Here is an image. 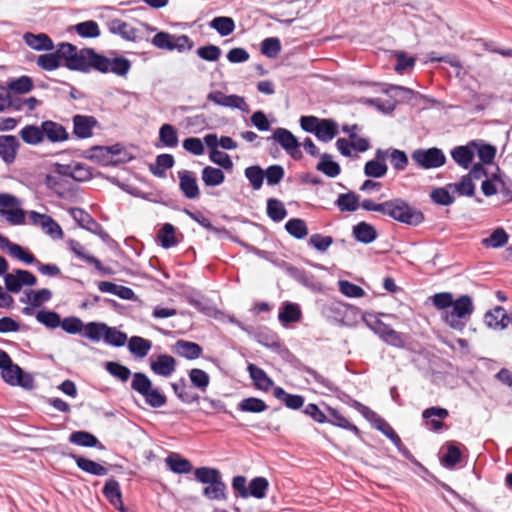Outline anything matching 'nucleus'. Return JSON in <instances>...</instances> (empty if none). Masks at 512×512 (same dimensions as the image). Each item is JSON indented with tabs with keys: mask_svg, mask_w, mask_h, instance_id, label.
<instances>
[{
	"mask_svg": "<svg viewBox=\"0 0 512 512\" xmlns=\"http://www.w3.org/2000/svg\"><path fill=\"white\" fill-rule=\"evenodd\" d=\"M179 144V135L177 128L170 124L164 123L158 130V138L155 143L156 148H175Z\"/></svg>",
	"mask_w": 512,
	"mask_h": 512,
	"instance_id": "39",
	"label": "nucleus"
},
{
	"mask_svg": "<svg viewBox=\"0 0 512 512\" xmlns=\"http://www.w3.org/2000/svg\"><path fill=\"white\" fill-rule=\"evenodd\" d=\"M429 197L434 204L444 207L451 206L456 199L453 189L449 187V183L445 186L432 188Z\"/></svg>",
	"mask_w": 512,
	"mask_h": 512,
	"instance_id": "53",
	"label": "nucleus"
},
{
	"mask_svg": "<svg viewBox=\"0 0 512 512\" xmlns=\"http://www.w3.org/2000/svg\"><path fill=\"white\" fill-rule=\"evenodd\" d=\"M131 389L141 395L151 408L158 409L167 403L165 393L159 387L154 386L152 380L144 372L133 373Z\"/></svg>",
	"mask_w": 512,
	"mask_h": 512,
	"instance_id": "9",
	"label": "nucleus"
},
{
	"mask_svg": "<svg viewBox=\"0 0 512 512\" xmlns=\"http://www.w3.org/2000/svg\"><path fill=\"white\" fill-rule=\"evenodd\" d=\"M0 375L2 380L12 387H20L28 391L35 387L33 375L14 362L6 367Z\"/></svg>",
	"mask_w": 512,
	"mask_h": 512,
	"instance_id": "14",
	"label": "nucleus"
},
{
	"mask_svg": "<svg viewBox=\"0 0 512 512\" xmlns=\"http://www.w3.org/2000/svg\"><path fill=\"white\" fill-rule=\"evenodd\" d=\"M236 408L240 412L259 414L265 412L269 406L263 399L249 396L238 402Z\"/></svg>",
	"mask_w": 512,
	"mask_h": 512,
	"instance_id": "64",
	"label": "nucleus"
},
{
	"mask_svg": "<svg viewBox=\"0 0 512 512\" xmlns=\"http://www.w3.org/2000/svg\"><path fill=\"white\" fill-rule=\"evenodd\" d=\"M175 158L172 154L162 153L156 156L155 163L149 165V171L158 178L166 177V171L173 168Z\"/></svg>",
	"mask_w": 512,
	"mask_h": 512,
	"instance_id": "54",
	"label": "nucleus"
},
{
	"mask_svg": "<svg viewBox=\"0 0 512 512\" xmlns=\"http://www.w3.org/2000/svg\"><path fill=\"white\" fill-rule=\"evenodd\" d=\"M20 140L12 134L0 135V159L6 164L11 165L15 162L20 149Z\"/></svg>",
	"mask_w": 512,
	"mask_h": 512,
	"instance_id": "27",
	"label": "nucleus"
},
{
	"mask_svg": "<svg viewBox=\"0 0 512 512\" xmlns=\"http://www.w3.org/2000/svg\"><path fill=\"white\" fill-rule=\"evenodd\" d=\"M360 319L365 323V325L380 339L385 335V333L391 327L390 324L384 323L378 315L372 312H364L360 313Z\"/></svg>",
	"mask_w": 512,
	"mask_h": 512,
	"instance_id": "61",
	"label": "nucleus"
},
{
	"mask_svg": "<svg viewBox=\"0 0 512 512\" xmlns=\"http://www.w3.org/2000/svg\"><path fill=\"white\" fill-rule=\"evenodd\" d=\"M388 153L384 149L377 148L374 157L365 162L363 173L367 178L380 179L386 176L388 172L387 165Z\"/></svg>",
	"mask_w": 512,
	"mask_h": 512,
	"instance_id": "19",
	"label": "nucleus"
},
{
	"mask_svg": "<svg viewBox=\"0 0 512 512\" xmlns=\"http://www.w3.org/2000/svg\"><path fill=\"white\" fill-rule=\"evenodd\" d=\"M285 231L296 240H303L309 235V228L302 218L292 217L284 225Z\"/></svg>",
	"mask_w": 512,
	"mask_h": 512,
	"instance_id": "60",
	"label": "nucleus"
},
{
	"mask_svg": "<svg viewBox=\"0 0 512 512\" xmlns=\"http://www.w3.org/2000/svg\"><path fill=\"white\" fill-rule=\"evenodd\" d=\"M37 277L26 269H13L12 275L6 279V288L13 294L21 292L23 287H33L37 284Z\"/></svg>",
	"mask_w": 512,
	"mask_h": 512,
	"instance_id": "20",
	"label": "nucleus"
},
{
	"mask_svg": "<svg viewBox=\"0 0 512 512\" xmlns=\"http://www.w3.org/2000/svg\"><path fill=\"white\" fill-rule=\"evenodd\" d=\"M194 479L205 485L202 489V495L208 500H225L227 498V486L218 468L210 466L197 467L194 470Z\"/></svg>",
	"mask_w": 512,
	"mask_h": 512,
	"instance_id": "5",
	"label": "nucleus"
},
{
	"mask_svg": "<svg viewBox=\"0 0 512 512\" xmlns=\"http://www.w3.org/2000/svg\"><path fill=\"white\" fill-rule=\"evenodd\" d=\"M351 236L356 242L369 245L378 238L379 233L373 224L360 221L352 226Z\"/></svg>",
	"mask_w": 512,
	"mask_h": 512,
	"instance_id": "33",
	"label": "nucleus"
},
{
	"mask_svg": "<svg viewBox=\"0 0 512 512\" xmlns=\"http://www.w3.org/2000/svg\"><path fill=\"white\" fill-rule=\"evenodd\" d=\"M170 386L179 401L184 404H192L200 401V395L187 391L188 384L184 377H181L177 382L170 383Z\"/></svg>",
	"mask_w": 512,
	"mask_h": 512,
	"instance_id": "55",
	"label": "nucleus"
},
{
	"mask_svg": "<svg viewBox=\"0 0 512 512\" xmlns=\"http://www.w3.org/2000/svg\"><path fill=\"white\" fill-rule=\"evenodd\" d=\"M266 215L272 222L279 223L287 217L288 210L280 199L270 197L266 200Z\"/></svg>",
	"mask_w": 512,
	"mask_h": 512,
	"instance_id": "58",
	"label": "nucleus"
},
{
	"mask_svg": "<svg viewBox=\"0 0 512 512\" xmlns=\"http://www.w3.org/2000/svg\"><path fill=\"white\" fill-rule=\"evenodd\" d=\"M449 416V411L441 406H431L422 411V418L429 430L439 432L443 429V420Z\"/></svg>",
	"mask_w": 512,
	"mask_h": 512,
	"instance_id": "31",
	"label": "nucleus"
},
{
	"mask_svg": "<svg viewBox=\"0 0 512 512\" xmlns=\"http://www.w3.org/2000/svg\"><path fill=\"white\" fill-rule=\"evenodd\" d=\"M176 367V359L167 353H160L155 358H150V369L157 376L168 378L175 372Z\"/></svg>",
	"mask_w": 512,
	"mask_h": 512,
	"instance_id": "26",
	"label": "nucleus"
},
{
	"mask_svg": "<svg viewBox=\"0 0 512 512\" xmlns=\"http://www.w3.org/2000/svg\"><path fill=\"white\" fill-rule=\"evenodd\" d=\"M52 451L55 454H58L62 457H68L72 459L75 462L78 469L89 475L102 477L107 475L108 473V468L105 467V465H108L107 462H97L83 455L76 454L73 451H71L69 446L66 444L55 445L52 447ZM109 467L113 468L114 466L109 464Z\"/></svg>",
	"mask_w": 512,
	"mask_h": 512,
	"instance_id": "10",
	"label": "nucleus"
},
{
	"mask_svg": "<svg viewBox=\"0 0 512 512\" xmlns=\"http://www.w3.org/2000/svg\"><path fill=\"white\" fill-rule=\"evenodd\" d=\"M0 217L13 226L26 224V212L21 200L8 192H0Z\"/></svg>",
	"mask_w": 512,
	"mask_h": 512,
	"instance_id": "11",
	"label": "nucleus"
},
{
	"mask_svg": "<svg viewBox=\"0 0 512 512\" xmlns=\"http://www.w3.org/2000/svg\"><path fill=\"white\" fill-rule=\"evenodd\" d=\"M474 311L475 305L472 296L461 294L454 298V303L449 310L442 312L441 318L451 329L463 332Z\"/></svg>",
	"mask_w": 512,
	"mask_h": 512,
	"instance_id": "6",
	"label": "nucleus"
},
{
	"mask_svg": "<svg viewBox=\"0 0 512 512\" xmlns=\"http://www.w3.org/2000/svg\"><path fill=\"white\" fill-rule=\"evenodd\" d=\"M350 406L355 409L361 416L371 424V426L383 434L387 439H389L392 444L396 447L398 452L408 460L412 465L417 463V459L411 453V451L403 444L398 433L393 429V427L377 412L372 410L370 407L361 403L358 400L352 399Z\"/></svg>",
	"mask_w": 512,
	"mask_h": 512,
	"instance_id": "2",
	"label": "nucleus"
},
{
	"mask_svg": "<svg viewBox=\"0 0 512 512\" xmlns=\"http://www.w3.org/2000/svg\"><path fill=\"white\" fill-rule=\"evenodd\" d=\"M341 212H355L360 207V196L354 191L340 193L334 202Z\"/></svg>",
	"mask_w": 512,
	"mask_h": 512,
	"instance_id": "56",
	"label": "nucleus"
},
{
	"mask_svg": "<svg viewBox=\"0 0 512 512\" xmlns=\"http://www.w3.org/2000/svg\"><path fill=\"white\" fill-rule=\"evenodd\" d=\"M302 412L311 418L317 424H330L334 427L349 431L357 437L366 447L374 449L375 447L367 440L366 434L361 431L354 423L350 422L339 409L330 406L324 401L317 403H308Z\"/></svg>",
	"mask_w": 512,
	"mask_h": 512,
	"instance_id": "1",
	"label": "nucleus"
},
{
	"mask_svg": "<svg viewBox=\"0 0 512 512\" xmlns=\"http://www.w3.org/2000/svg\"><path fill=\"white\" fill-rule=\"evenodd\" d=\"M131 68L132 61L118 50H108L106 54L98 51L95 72L126 78Z\"/></svg>",
	"mask_w": 512,
	"mask_h": 512,
	"instance_id": "8",
	"label": "nucleus"
},
{
	"mask_svg": "<svg viewBox=\"0 0 512 512\" xmlns=\"http://www.w3.org/2000/svg\"><path fill=\"white\" fill-rule=\"evenodd\" d=\"M67 248L79 259L85 261L86 263L93 265L94 268L103 276H111L115 273V271L108 266L103 265V263L94 255L85 251L84 247L80 244L79 241L75 239L67 240Z\"/></svg>",
	"mask_w": 512,
	"mask_h": 512,
	"instance_id": "17",
	"label": "nucleus"
},
{
	"mask_svg": "<svg viewBox=\"0 0 512 512\" xmlns=\"http://www.w3.org/2000/svg\"><path fill=\"white\" fill-rule=\"evenodd\" d=\"M266 140L279 144L285 152L286 149H290L299 142L298 138L290 130L283 127L274 129L273 133Z\"/></svg>",
	"mask_w": 512,
	"mask_h": 512,
	"instance_id": "52",
	"label": "nucleus"
},
{
	"mask_svg": "<svg viewBox=\"0 0 512 512\" xmlns=\"http://www.w3.org/2000/svg\"><path fill=\"white\" fill-rule=\"evenodd\" d=\"M119 151L112 145H93L81 152L80 157L95 162L102 167H114L113 152Z\"/></svg>",
	"mask_w": 512,
	"mask_h": 512,
	"instance_id": "16",
	"label": "nucleus"
},
{
	"mask_svg": "<svg viewBox=\"0 0 512 512\" xmlns=\"http://www.w3.org/2000/svg\"><path fill=\"white\" fill-rule=\"evenodd\" d=\"M255 389L267 392L276 387L274 380L267 372L254 363H248L246 368Z\"/></svg>",
	"mask_w": 512,
	"mask_h": 512,
	"instance_id": "29",
	"label": "nucleus"
},
{
	"mask_svg": "<svg viewBox=\"0 0 512 512\" xmlns=\"http://www.w3.org/2000/svg\"><path fill=\"white\" fill-rule=\"evenodd\" d=\"M23 41L29 48L39 52L52 51L56 46L52 38L43 32H25L23 34Z\"/></svg>",
	"mask_w": 512,
	"mask_h": 512,
	"instance_id": "34",
	"label": "nucleus"
},
{
	"mask_svg": "<svg viewBox=\"0 0 512 512\" xmlns=\"http://www.w3.org/2000/svg\"><path fill=\"white\" fill-rule=\"evenodd\" d=\"M319 161L316 164V170L323 173L329 178H336L341 173V166L339 162L335 161L333 156L329 153H322L319 155Z\"/></svg>",
	"mask_w": 512,
	"mask_h": 512,
	"instance_id": "49",
	"label": "nucleus"
},
{
	"mask_svg": "<svg viewBox=\"0 0 512 512\" xmlns=\"http://www.w3.org/2000/svg\"><path fill=\"white\" fill-rule=\"evenodd\" d=\"M128 351L135 358L143 359L152 348V342L141 336H131L126 343Z\"/></svg>",
	"mask_w": 512,
	"mask_h": 512,
	"instance_id": "50",
	"label": "nucleus"
},
{
	"mask_svg": "<svg viewBox=\"0 0 512 512\" xmlns=\"http://www.w3.org/2000/svg\"><path fill=\"white\" fill-rule=\"evenodd\" d=\"M20 139L27 145L38 146L44 142L42 122L40 125L27 124L19 131Z\"/></svg>",
	"mask_w": 512,
	"mask_h": 512,
	"instance_id": "46",
	"label": "nucleus"
},
{
	"mask_svg": "<svg viewBox=\"0 0 512 512\" xmlns=\"http://www.w3.org/2000/svg\"><path fill=\"white\" fill-rule=\"evenodd\" d=\"M225 173L221 168L206 165L201 171V180L205 187L213 188L225 182Z\"/></svg>",
	"mask_w": 512,
	"mask_h": 512,
	"instance_id": "57",
	"label": "nucleus"
},
{
	"mask_svg": "<svg viewBox=\"0 0 512 512\" xmlns=\"http://www.w3.org/2000/svg\"><path fill=\"white\" fill-rule=\"evenodd\" d=\"M476 144L474 147V154L478 156L479 162L484 165H493L497 154V147L489 142L481 139L473 140Z\"/></svg>",
	"mask_w": 512,
	"mask_h": 512,
	"instance_id": "47",
	"label": "nucleus"
},
{
	"mask_svg": "<svg viewBox=\"0 0 512 512\" xmlns=\"http://www.w3.org/2000/svg\"><path fill=\"white\" fill-rule=\"evenodd\" d=\"M381 86H382L381 92L388 95L390 98L400 96V93H408L409 97L406 98L407 101H410L413 98H420L425 101L431 102L433 104L437 103L436 99L430 98L429 96H427L425 94H422L418 91H415V90L405 87V86L396 85V84H386V83L381 84Z\"/></svg>",
	"mask_w": 512,
	"mask_h": 512,
	"instance_id": "42",
	"label": "nucleus"
},
{
	"mask_svg": "<svg viewBox=\"0 0 512 512\" xmlns=\"http://www.w3.org/2000/svg\"><path fill=\"white\" fill-rule=\"evenodd\" d=\"M101 493L111 506H116V503L123 500L120 483L113 476L105 480Z\"/></svg>",
	"mask_w": 512,
	"mask_h": 512,
	"instance_id": "51",
	"label": "nucleus"
},
{
	"mask_svg": "<svg viewBox=\"0 0 512 512\" xmlns=\"http://www.w3.org/2000/svg\"><path fill=\"white\" fill-rule=\"evenodd\" d=\"M414 164L423 170L436 169L446 164L447 158L441 148H418L411 153Z\"/></svg>",
	"mask_w": 512,
	"mask_h": 512,
	"instance_id": "13",
	"label": "nucleus"
},
{
	"mask_svg": "<svg viewBox=\"0 0 512 512\" xmlns=\"http://www.w3.org/2000/svg\"><path fill=\"white\" fill-rule=\"evenodd\" d=\"M43 128V136L44 141H48L49 143H63L70 139V134L67 131V128L50 119H46L42 121Z\"/></svg>",
	"mask_w": 512,
	"mask_h": 512,
	"instance_id": "28",
	"label": "nucleus"
},
{
	"mask_svg": "<svg viewBox=\"0 0 512 512\" xmlns=\"http://www.w3.org/2000/svg\"><path fill=\"white\" fill-rule=\"evenodd\" d=\"M72 124V136L77 140H85L93 136V130L99 122L92 115L75 114L72 116Z\"/></svg>",
	"mask_w": 512,
	"mask_h": 512,
	"instance_id": "18",
	"label": "nucleus"
},
{
	"mask_svg": "<svg viewBox=\"0 0 512 512\" xmlns=\"http://www.w3.org/2000/svg\"><path fill=\"white\" fill-rule=\"evenodd\" d=\"M167 469L177 475H187L194 473L195 468L191 461L177 452H170L165 458Z\"/></svg>",
	"mask_w": 512,
	"mask_h": 512,
	"instance_id": "37",
	"label": "nucleus"
},
{
	"mask_svg": "<svg viewBox=\"0 0 512 512\" xmlns=\"http://www.w3.org/2000/svg\"><path fill=\"white\" fill-rule=\"evenodd\" d=\"M61 315L53 310L42 306L35 313V319L48 330H55L62 324Z\"/></svg>",
	"mask_w": 512,
	"mask_h": 512,
	"instance_id": "48",
	"label": "nucleus"
},
{
	"mask_svg": "<svg viewBox=\"0 0 512 512\" xmlns=\"http://www.w3.org/2000/svg\"><path fill=\"white\" fill-rule=\"evenodd\" d=\"M106 325L107 323L102 321L85 322L81 337L93 343L103 341Z\"/></svg>",
	"mask_w": 512,
	"mask_h": 512,
	"instance_id": "59",
	"label": "nucleus"
},
{
	"mask_svg": "<svg viewBox=\"0 0 512 512\" xmlns=\"http://www.w3.org/2000/svg\"><path fill=\"white\" fill-rule=\"evenodd\" d=\"M98 50L93 47L78 48L64 42V67L70 71L89 74L96 70Z\"/></svg>",
	"mask_w": 512,
	"mask_h": 512,
	"instance_id": "4",
	"label": "nucleus"
},
{
	"mask_svg": "<svg viewBox=\"0 0 512 512\" xmlns=\"http://www.w3.org/2000/svg\"><path fill=\"white\" fill-rule=\"evenodd\" d=\"M438 457L440 465L452 471L461 466L464 459L468 457V449L458 441L448 440L443 444Z\"/></svg>",
	"mask_w": 512,
	"mask_h": 512,
	"instance_id": "12",
	"label": "nucleus"
},
{
	"mask_svg": "<svg viewBox=\"0 0 512 512\" xmlns=\"http://www.w3.org/2000/svg\"><path fill=\"white\" fill-rule=\"evenodd\" d=\"M68 442L84 448H95L101 451L106 449V446L97 438V436L87 430L72 431L68 437Z\"/></svg>",
	"mask_w": 512,
	"mask_h": 512,
	"instance_id": "32",
	"label": "nucleus"
},
{
	"mask_svg": "<svg viewBox=\"0 0 512 512\" xmlns=\"http://www.w3.org/2000/svg\"><path fill=\"white\" fill-rule=\"evenodd\" d=\"M207 101L212 102L214 105L237 109L242 113H249L250 107L246 102L244 96H240L238 94H229L226 95L220 90H211L207 96Z\"/></svg>",
	"mask_w": 512,
	"mask_h": 512,
	"instance_id": "15",
	"label": "nucleus"
},
{
	"mask_svg": "<svg viewBox=\"0 0 512 512\" xmlns=\"http://www.w3.org/2000/svg\"><path fill=\"white\" fill-rule=\"evenodd\" d=\"M108 31L113 34L120 36L125 41L140 42L143 37L139 35V30L127 22L114 18L107 22Z\"/></svg>",
	"mask_w": 512,
	"mask_h": 512,
	"instance_id": "25",
	"label": "nucleus"
},
{
	"mask_svg": "<svg viewBox=\"0 0 512 512\" xmlns=\"http://www.w3.org/2000/svg\"><path fill=\"white\" fill-rule=\"evenodd\" d=\"M510 235L503 226L493 228L489 236L481 239V245L487 249H500L508 244Z\"/></svg>",
	"mask_w": 512,
	"mask_h": 512,
	"instance_id": "43",
	"label": "nucleus"
},
{
	"mask_svg": "<svg viewBox=\"0 0 512 512\" xmlns=\"http://www.w3.org/2000/svg\"><path fill=\"white\" fill-rule=\"evenodd\" d=\"M68 32H75L82 39H96L101 35L99 24L92 19L70 26Z\"/></svg>",
	"mask_w": 512,
	"mask_h": 512,
	"instance_id": "44",
	"label": "nucleus"
},
{
	"mask_svg": "<svg viewBox=\"0 0 512 512\" xmlns=\"http://www.w3.org/2000/svg\"><path fill=\"white\" fill-rule=\"evenodd\" d=\"M177 174L179 179V190L183 197L189 200L198 199L200 197V188L196 174L186 169L178 171Z\"/></svg>",
	"mask_w": 512,
	"mask_h": 512,
	"instance_id": "24",
	"label": "nucleus"
},
{
	"mask_svg": "<svg viewBox=\"0 0 512 512\" xmlns=\"http://www.w3.org/2000/svg\"><path fill=\"white\" fill-rule=\"evenodd\" d=\"M68 213L81 229H84L92 234L101 226V224L97 222L92 217V215L83 208L70 207L68 209Z\"/></svg>",
	"mask_w": 512,
	"mask_h": 512,
	"instance_id": "41",
	"label": "nucleus"
},
{
	"mask_svg": "<svg viewBox=\"0 0 512 512\" xmlns=\"http://www.w3.org/2000/svg\"><path fill=\"white\" fill-rule=\"evenodd\" d=\"M172 351L179 357L195 360L202 356L203 347L197 342L179 339L172 346Z\"/></svg>",
	"mask_w": 512,
	"mask_h": 512,
	"instance_id": "38",
	"label": "nucleus"
},
{
	"mask_svg": "<svg viewBox=\"0 0 512 512\" xmlns=\"http://www.w3.org/2000/svg\"><path fill=\"white\" fill-rule=\"evenodd\" d=\"M340 132L338 122L333 118H322L321 123L315 133V137L320 142L327 143L333 140Z\"/></svg>",
	"mask_w": 512,
	"mask_h": 512,
	"instance_id": "45",
	"label": "nucleus"
},
{
	"mask_svg": "<svg viewBox=\"0 0 512 512\" xmlns=\"http://www.w3.org/2000/svg\"><path fill=\"white\" fill-rule=\"evenodd\" d=\"M54 49L36 57V65L40 69L51 72L64 67V41L59 42Z\"/></svg>",
	"mask_w": 512,
	"mask_h": 512,
	"instance_id": "22",
	"label": "nucleus"
},
{
	"mask_svg": "<svg viewBox=\"0 0 512 512\" xmlns=\"http://www.w3.org/2000/svg\"><path fill=\"white\" fill-rule=\"evenodd\" d=\"M384 216L411 227H417L425 220V215L420 209L400 197L386 201Z\"/></svg>",
	"mask_w": 512,
	"mask_h": 512,
	"instance_id": "7",
	"label": "nucleus"
},
{
	"mask_svg": "<svg viewBox=\"0 0 512 512\" xmlns=\"http://www.w3.org/2000/svg\"><path fill=\"white\" fill-rule=\"evenodd\" d=\"M322 316L330 323L353 328L359 324L361 310L341 300L331 298L320 304Z\"/></svg>",
	"mask_w": 512,
	"mask_h": 512,
	"instance_id": "3",
	"label": "nucleus"
},
{
	"mask_svg": "<svg viewBox=\"0 0 512 512\" xmlns=\"http://www.w3.org/2000/svg\"><path fill=\"white\" fill-rule=\"evenodd\" d=\"M208 26L215 30L221 37H227L234 33L236 24L230 16H215L208 22Z\"/></svg>",
	"mask_w": 512,
	"mask_h": 512,
	"instance_id": "62",
	"label": "nucleus"
},
{
	"mask_svg": "<svg viewBox=\"0 0 512 512\" xmlns=\"http://www.w3.org/2000/svg\"><path fill=\"white\" fill-rule=\"evenodd\" d=\"M476 143L470 140L465 145H458L450 150V156L453 161L463 169H469L474 160V145Z\"/></svg>",
	"mask_w": 512,
	"mask_h": 512,
	"instance_id": "36",
	"label": "nucleus"
},
{
	"mask_svg": "<svg viewBox=\"0 0 512 512\" xmlns=\"http://www.w3.org/2000/svg\"><path fill=\"white\" fill-rule=\"evenodd\" d=\"M34 89L33 78L28 75L9 78L4 86L0 82V90H6L8 94L24 95Z\"/></svg>",
	"mask_w": 512,
	"mask_h": 512,
	"instance_id": "35",
	"label": "nucleus"
},
{
	"mask_svg": "<svg viewBox=\"0 0 512 512\" xmlns=\"http://www.w3.org/2000/svg\"><path fill=\"white\" fill-rule=\"evenodd\" d=\"M183 239V233L178 231L173 224L166 222L161 224L156 234L155 242L159 247L169 250L180 244Z\"/></svg>",
	"mask_w": 512,
	"mask_h": 512,
	"instance_id": "21",
	"label": "nucleus"
},
{
	"mask_svg": "<svg viewBox=\"0 0 512 512\" xmlns=\"http://www.w3.org/2000/svg\"><path fill=\"white\" fill-rule=\"evenodd\" d=\"M409 338L407 334L398 332L391 326L381 340L389 346L415 352L411 347V342L407 343V339Z\"/></svg>",
	"mask_w": 512,
	"mask_h": 512,
	"instance_id": "63",
	"label": "nucleus"
},
{
	"mask_svg": "<svg viewBox=\"0 0 512 512\" xmlns=\"http://www.w3.org/2000/svg\"><path fill=\"white\" fill-rule=\"evenodd\" d=\"M245 333L258 344L272 351L276 348H280L281 340L278 335L266 326L255 328L254 326L248 325L247 329H245Z\"/></svg>",
	"mask_w": 512,
	"mask_h": 512,
	"instance_id": "23",
	"label": "nucleus"
},
{
	"mask_svg": "<svg viewBox=\"0 0 512 512\" xmlns=\"http://www.w3.org/2000/svg\"><path fill=\"white\" fill-rule=\"evenodd\" d=\"M273 396L290 410H300L304 408L305 397L301 394L288 393L283 387L276 386L273 389Z\"/></svg>",
	"mask_w": 512,
	"mask_h": 512,
	"instance_id": "40",
	"label": "nucleus"
},
{
	"mask_svg": "<svg viewBox=\"0 0 512 512\" xmlns=\"http://www.w3.org/2000/svg\"><path fill=\"white\" fill-rule=\"evenodd\" d=\"M302 317L301 306L298 303L286 300L280 304L278 320L284 328H288L292 323L300 322Z\"/></svg>",
	"mask_w": 512,
	"mask_h": 512,
	"instance_id": "30",
	"label": "nucleus"
}]
</instances>
